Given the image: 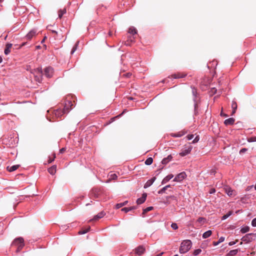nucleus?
Wrapping results in <instances>:
<instances>
[{"label":"nucleus","mask_w":256,"mask_h":256,"mask_svg":"<svg viewBox=\"0 0 256 256\" xmlns=\"http://www.w3.org/2000/svg\"><path fill=\"white\" fill-rule=\"evenodd\" d=\"M192 246V242L189 240H184L180 244L179 252L180 254L187 252L191 248Z\"/></svg>","instance_id":"f257e3e1"},{"label":"nucleus","mask_w":256,"mask_h":256,"mask_svg":"<svg viewBox=\"0 0 256 256\" xmlns=\"http://www.w3.org/2000/svg\"><path fill=\"white\" fill-rule=\"evenodd\" d=\"M24 246V240L22 237L16 238L14 240L12 244V247H16V252H20V250L23 248Z\"/></svg>","instance_id":"f03ea898"},{"label":"nucleus","mask_w":256,"mask_h":256,"mask_svg":"<svg viewBox=\"0 0 256 256\" xmlns=\"http://www.w3.org/2000/svg\"><path fill=\"white\" fill-rule=\"evenodd\" d=\"M192 89V94L193 96V101L194 102V113L195 115H196L198 113V100L197 98L198 92L196 89L192 86H191Z\"/></svg>","instance_id":"7ed1b4c3"},{"label":"nucleus","mask_w":256,"mask_h":256,"mask_svg":"<svg viewBox=\"0 0 256 256\" xmlns=\"http://www.w3.org/2000/svg\"><path fill=\"white\" fill-rule=\"evenodd\" d=\"M256 236V234L249 233L246 234L245 236L242 237L241 240L245 243H250L253 240H254Z\"/></svg>","instance_id":"20e7f679"},{"label":"nucleus","mask_w":256,"mask_h":256,"mask_svg":"<svg viewBox=\"0 0 256 256\" xmlns=\"http://www.w3.org/2000/svg\"><path fill=\"white\" fill-rule=\"evenodd\" d=\"M34 74H36V80L40 82L42 80V76L43 74V72L41 68H38L34 70Z\"/></svg>","instance_id":"39448f33"},{"label":"nucleus","mask_w":256,"mask_h":256,"mask_svg":"<svg viewBox=\"0 0 256 256\" xmlns=\"http://www.w3.org/2000/svg\"><path fill=\"white\" fill-rule=\"evenodd\" d=\"M192 148V147L190 145L185 146L182 149L181 152L180 153V155L181 156H184L188 155L190 152Z\"/></svg>","instance_id":"423d86ee"},{"label":"nucleus","mask_w":256,"mask_h":256,"mask_svg":"<svg viewBox=\"0 0 256 256\" xmlns=\"http://www.w3.org/2000/svg\"><path fill=\"white\" fill-rule=\"evenodd\" d=\"M186 176L184 172H182L178 174L174 178L173 181L176 182H180L182 181Z\"/></svg>","instance_id":"0eeeda50"},{"label":"nucleus","mask_w":256,"mask_h":256,"mask_svg":"<svg viewBox=\"0 0 256 256\" xmlns=\"http://www.w3.org/2000/svg\"><path fill=\"white\" fill-rule=\"evenodd\" d=\"M72 106L73 104L72 101L70 100H67L65 102L63 109L65 111L66 114H68L72 109Z\"/></svg>","instance_id":"6e6552de"},{"label":"nucleus","mask_w":256,"mask_h":256,"mask_svg":"<svg viewBox=\"0 0 256 256\" xmlns=\"http://www.w3.org/2000/svg\"><path fill=\"white\" fill-rule=\"evenodd\" d=\"M53 72L54 69L51 66L46 67L44 70V74L47 78H51L52 76Z\"/></svg>","instance_id":"1a4fd4ad"},{"label":"nucleus","mask_w":256,"mask_h":256,"mask_svg":"<svg viewBox=\"0 0 256 256\" xmlns=\"http://www.w3.org/2000/svg\"><path fill=\"white\" fill-rule=\"evenodd\" d=\"M186 76V74L184 73L178 72V74H174L168 76V78L173 79H176L180 78H184Z\"/></svg>","instance_id":"9d476101"},{"label":"nucleus","mask_w":256,"mask_h":256,"mask_svg":"<svg viewBox=\"0 0 256 256\" xmlns=\"http://www.w3.org/2000/svg\"><path fill=\"white\" fill-rule=\"evenodd\" d=\"M156 180V178L154 176L152 177L150 179L148 180L146 182V183L144 184V188H149L150 186L153 184V183Z\"/></svg>","instance_id":"9b49d317"},{"label":"nucleus","mask_w":256,"mask_h":256,"mask_svg":"<svg viewBox=\"0 0 256 256\" xmlns=\"http://www.w3.org/2000/svg\"><path fill=\"white\" fill-rule=\"evenodd\" d=\"M147 194L146 193L142 194V196L136 200V203L138 204H143L146 200Z\"/></svg>","instance_id":"f8f14e48"},{"label":"nucleus","mask_w":256,"mask_h":256,"mask_svg":"<svg viewBox=\"0 0 256 256\" xmlns=\"http://www.w3.org/2000/svg\"><path fill=\"white\" fill-rule=\"evenodd\" d=\"M54 114L56 117L57 118H60L62 116H63L64 114H66V112L64 110V109H57L56 110H54Z\"/></svg>","instance_id":"ddd939ff"},{"label":"nucleus","mask_w":256,"mask_h":256,"mask_svg":"<svg viewBox=\"0 0 256 256\" xmlns=\"http://www.w3.org/2000/svg\"><path fill=\"white\" fill-rule=\"evenodd\" d=\"M36 30H32L29 32L26 36V38L28 40H31L34 36L36 34Z\"/></svg>","instance_id":"4468645a"},{"label":"nucleus","mask_w":256,"mask_h":256,"mask_svg":"<svg viewBox=\"0 0 256 256\" xmlns=\"http://www.w3.org/2000/svg\"><path fill=\"white\" fill-rule=\"evenodd\" d=\"M145 248L142 246H140L136 248V253L140 256L145 252Z\"/></svg>","instance_id":"2eb2a0df"},{"label":"nucleus","mask_w":256,"mask_h":256,"mask_svg":"<svg viewBox=\"0 0 256 256\" xmlns=\"http://www.w3.org/2000/svg\"><path fill=\"white\" fill-rule=\"evenodd\" d=\"M172 158V156L171 154L168 155L167 157L164 158L161 162L162 164L166 165L168 163Z\"/></svg>","instance_id":"dca6fc26"},{"label":"nucleus","mask_w":256,"mask_h":256,"mask_svg":"<svg viewBox=\"0 0 256 256\" xmlns=\"http://www.w3.org/2000/svg\"><path fill=\"white\" fill-rule=\"evenodd\" d=\"M174 178V175L172 174H169L167 176H166L162 182V184H164L168 182L170 180Z\"/></svg>","instance_id":"f3484780"},{"label":"nucleus","mask_w":256,"mask_h":256,"mask_svg":"<svg viewBox=\"0 0 256 256\" xmlns=\"http://www.w3.org/2000/svg\"><path fill=\"white\" fill-rule=\"evenodd\" d=\"M237 107H238V106H237V104H236V102L235 100H233L232 102V115H233L236 113V110L237 109Z\"/></svg>","instance_id":"a211bd4d"},{"label":"nucleus","mask_w":256,"mask_h":256,"mask_svg":"<svg viewBox=\"0 0 256 256\" xmlns=\"http://www.w3.org/2000/svg\"><path fill=\"white\" fill-rule=\"evenodd\" d=\"M235 120L232 118H228L224 122V124L226 125H232L234 122Z\"/></svg>","instance_id":"6ab92c4d"},{"label":"nucleus","mask_w":256,"mask_h":256,"mask_svg":"<svg viewBox=\"0 0 256 256\" xmlns=\"http://www.w3.org/2000/svg\"><path fill=\"white\" fill-rule=\"evenodd\" d=\"M56 165H54L48 168V172L50 174L54 175L56 172Z\"/></svg>","instance_id":"aec40b11"},{"label":"nucleus","mask_w":256,"mask_h":256,"mask_svg":"<svg viewBox=\"0 0 256 256\" xmlns=\"http://www.w3.org/2000/svg\"><path fill=\"white\" fill-rule=\"evenodd\" d=\"M225 192L226 194L229 196H232L234 194V190H232L230 188L227 187L225 188Z\"/></svg>","instance_id":"412c9836"},{"label":"nucleus","mask_w":256,"mask_h":256,"mask_svg":"<svg viewBox=\"0 0 256 256\" xmlns=\"http://www.w3.org/2000/svg\"><path fill=\"white\" fill-rule=\"evenodd\" d=\"M136 208V206H130L128 208H126V207L124 208L121 210H122V211L126 213H127L128 212H130L132 210H135Z\"/></svg>","instance_id":"4be33fe9"},{"label":"nucleus","mask_w":256,"mask_h":256,"mask_svg":"<svg viewBox=\"0 0 256 256\" xmlns=\"http://www.w3.org/2000/svg\"><path fill=\"white\" fill-rule=\"evenodd\" d=\"M185 134L183 132H178V133H171L170 134L172 137L174 138H180Z\"/></svg>","instance_id":"5701e85b"},{"label":"nucleus","mask_w":256,"mask_h":256,"mask_svg":"<svg viewBox=\"0 0 256 256\" xmlns=\"http://www.w3.org/2000/svg\"><path fill=\"white\" fill-rule=\"evenodd\" d=\"M104 215H105V213L104 212H101L94 216V220H98L100 218H103Z\"/></svg>","instance_id":"b1692460"},{"label":"nucleus","mask_w":256,"mask_h":256,"mask_svg":"<svg viewBox=\"0 0 256 256\" xmlns=\"http://www.w3.org/2000/svg\"><path fill=\"white\" fill-rule=\"evenodd\" d=\"M212 234V232L211 230H208L206 232H204L203 234H202V238H208V237H210Z\"/></svg>","instance_id":"393cba45"},{"label":"nucleus","mask_w":256,"mask_h":256,"mask_svg":"<svg viewBox=\"0 0 256 256\" xmlns=\"http://www.w3.org/2000/svg\"><path fill=\"white\" fill-rule=\"evenodd\" d=\"M18 167L19 165H14L12 166H8L7 169L9 172H12L16 170Z\"/></svg>","instance_id":"a878e982"},{"label":"nucleus","mask_w":256,"mask_h":256,"mask_svg":"<svg viewBox=\"0 0 256 256\" xmlns=\"http://www.w3.org/2000/svg\"><path fill=\"white\" fill-rule=\"evenodd\" d=\"M250 228L248 226L242 227L240 230L242 234H246L250 231Z\"/></svg>","instance_id":"bb28decb"},{"label":"nucleus","mask_w":256,"mask_h":256,"mask_svg":"<svg viewBox=\"0 0 256 256\" xmlns=\"http://www.w3.org/2000/svg\"><path fill=\"white\" fill-rule=\"evenodd\" d=\"M128 32V33L134 35L136 34L137 30L134 27L131 26L129 28Z\"/></svg>","instance_id":"cd10ccee"},{"label":"nucleus","mask_w":256,"mask_h":256,"mask_svg":"<svg viewBox=\"0 0 256 256\" xmlns=\"http://www.w3.org/2000/svg\"><path fill=\"white\" fill-rule=\"evenodd\" d=\"M170 185H166L158 192V194H162L165 192L168 188H170Z\"/></svg>","instance_id":"c85d7f7f"},{"label":"nucleus","mask_w":256,"mask_h":256,"mask_svg":"<svg viewBox=\"0 0 256 256\" xmlns=\"http://www.w3.org/2000/svg\"><path fill=\"white\" fill-rule=\"evenodd\" d=\"M128 203V200H126V201H124L123 202H120V203L117 204L116 205V209H118V208L122 207L123 206H126Z\"/></svg>","instance_id":"c756f323"},{"label":"nucleus","mask_w":256,"mask_h":256,"mask_svg":"<svg viewBox=\"0 0 256 256\" xmlns=\"http://www.w3.org/2000/svg\"><path fill=\"white\" fill-rule=\"evenodd\" d=\"M240 250V248L232 250L228 252L229 256H234L238 254V252Z\"/></svg>","instance_id":"7c9ffc66"},{"label":"nucleus","mask_w":256,"mask_h":256,"mask_svg":"<svg viewBox=\"0 0 256 256\" xmlns=\"http://www.w3.org/2000/svg\"><path fill=\"white\" fill-rule=\"evenodd\" d=\"M66 8H64L63 10H60L58 12V18H61L62 16L66 14Z\"/></svg>","instance_id":"2f4dec72"},{"label":"nucleus","mask_w":256,"mask_h":256,"mask_svg":"<svg viewBox=\"0 0 256 256\" xmlns=\"http://www.w3.org/2000/svg\"><path fill=\"white\" fill-rule=\"evenodd\" d=\"M90 226H89L87 228L83 229V230H81L79 231L78 234H85L87 233L90 230Z\"/></svg>","instance_id":"473e14b6"},{"label":"nucleus","mask_w":256,"mask_h":256,"mask_svg":"<svg viewBox=\"0 0 256 256\" xmlns=\"http://www.w3.org/2000/svg\"><path fill=\"white\" fill-rule=\"evenodd\" d=\"M153 162V159L152 158L150 157V158H148L145 162H144V164H146V165H148V166H150V165L151 164H152Z\"/></svg>","instance_id":"72a5a7b5"},{"label":"nucleus","mask_w":256,"mask_h":256,"mask_svg":"<svg viewBox=\"0 0 256 256\" xmlns=\"http://www.w3.org/2000/svg\"><path fill=\"white\" fill-rule=\"evenodd\" d=\"M232 214V211L228 212L226 214L224 215L222 218V220H225L230 216Z\"/></svg>","instance_id":"f704fd0d"},{"label":"nucleus","mask_w":256,"mask_h":256,"mask_svg":"<svg viewBox=\"0 0 256 256\" xmlns=\"http://www.w3.org/2000/svg\"><path fill=\"white\" fill-rule=\"evenodd\" d=\"M154 208L152 206H148L143 210L142 214H145L148 212L152 210Z\"/></svg>","instance_id":"c9c22d12"},{"label":"nucleus","mask_w":256,"mask_h":256,"mask_svg":"<svg viewBox=\"0 0 256 256\" xmlns=\"http://www.w3.org/2000/svg\"><path fill=\"white\" fill-rule=\"evenodd\" d=\"M201 252H202L201 249L198 248V249H196L194 250V252H193V254L194 256H198V254H200Z\"/></svg>","instance_id":"e433bc0d"},{"label":"nucleus","mask_w":256,"mask_h":256,"mask_svg":"<svg viewBox=\"0 0 256 256\" xmlns=\"http://www.w3.org/2000/svg\"><path fill=\"white\" fill-rule=\"evenodd\" d=\"M78 43H79V42L78 41L76 42L75 45L74 46V47L72 48V51H71V54H73L74 52L76 50L77 48V46L78 44Z\"/></svg>","instance_id":"4c0bfd02"},{"label":"nucleus","mask_w":256,"mask_h":256,"mask_svg":"<svg viewBox=\"0 0 256 256\" xmlns=\"http://www.w3.org/2000/svg\"><path fill=\"white\" fill-rule=\"evenodd\" d=\"M248 142H256V136H252L248 139Z\"/></svg>","instance_id":"58836bf2"},{"label":"nucleus","mask_w":256,"mask_h":256,"mask_svg":"<svg viewBox=\"0 0 256 256\" xmlns=\"http://www.w3.org/2000/svg\"><path fill=\"white\" fill-rule=\"evenodd\" d=\"M217 90L215 88H212L210 91V95L216 94V92Z\"/></svg>","instance_id":"ea45409f"},{"label":"nucleus","mask_w":256,"mask_h":256,"mask_svg":"<svg viewBox=\"0 0 256 256\" xmlns=\"http://www.w3.org/2000/svg\"><path fill=\"white\" fill-rule=\"evenodd\" d=\"M171 228L174 230H176L178 228V224L176 223H172L171 224Z\"/></svg>","instance_id":"a19ab883"},{"label":"nucleus","mask_w":256,"mask_h":256,"mask_svg":"<svg viewBox=\"0 0 256 256\" xmlns=\"http://www.w3.org/2000/svg\"><path fill=\"white\" fill-rule=\"evenodd\" d=\"M248 150L246 148H242L240 151V154H242Z\"/></svg>","instance_id":"79ce46f5"},{"label":"nucleus","mask_w":256,"mask_h":256,"mask_svg":"<svg viewBox=\"0 0 256 256\" xmlns=\"http://www.w3.org/2000/svg\"><path fill=\"white\" fill-rule=\"evenodd\" d=\"M252 226L253 227H256V218H254L252 221Z\"/></svg>","instance_id":"37998d69"},{"label":"nucleus","mask_w":256,"mask_h":256,"mask_svg":"<svg viewBox=\"0 0 256 256\" xmlns=\"http://www.w3.org/2000/svg\"><path fill=\"white\" fill-rule=\"evenodd\" d=\"M118 178L117 175L116 174H112L110 175V178L112 180H116Z\"/></svg>","instance_id":"c03bdc74"},{"label":"nucleus","mask_w":256,"mask_h":256,"mask_svg":"<svg viewBox=\"0 0 256 256\" xmlns=\"http://www.w3.org/2000/svg\"><path fill=\"white\" fill-rule=\"evenodd\" d=\"M10 52V49L5 48L4 53L6 55H8Z\"/></svg>","instance_id":"a18cd8bd"},{"label":"nucleus","mask_w":256,"mask_h":256,"mask_svg":"<svg viewBox=\"0 0 256 256\" xmlns=\"http://www.w3.org/2000/svg\"><path fill=\"white\" fill-rule=\"evenodd\" d=\"M200 140V138H199V136H196L194 138V140H193L192 141V143L193 144H195V143H196L198 142Z\"/></svg>","instance_id":"49530a36"},{"label":"nucleus","mask_w":256,"mask_h":256,"mask_svg":"<svg viewBox=\"0 0 256 256\" xmlns=\"http://www.w3.org/2000/svg\"><path fill=\"white\" fill-rule=\"evenodd\" d=\"M206 220V219L204 218L200 217L197 220V222L200 223V222H202L203 220Z\"/></svg>","instance_id":"de8ad7c7"},{"label":"nucleus","mask_w":256,"mask_h":256,"mask_svg":"<svg viewBox=\"0 0 256 256\" xmlns=\"http://www.w3.org/2000/svg\"><path fill=\"white\" fill-rule=\"evenodd\" d=\"M12 44L10 43H8L6 46V48L8 49H10L12 47Z\"/></svg>","instance_id":"09e8293b"},{"label":"nucleus","mask_w":256,"mask_h":256,"mask_svg":"<svg viewBox=\"0 0 256 256\" xmlns=\"http://www.w3.org/2000/svg\"><path fill=\"white\" fill-rule=\"evenodd\" d=\"M28 44V42H22L18 46V48H22V46H26V44Z\"/></svg>","instance_id":"8fccbe9b"},{"label":"nucleus","mask_w":256,"mask_h":256,"mask_svg":"<svg viewBox=\"0 0 256 256\" xmlns=\"http://www.w3.org/2000/svg\"><path fill=\"white\" fill-rule=\"evenodd\" d=\"M194 137V134H188L187 136V138L188 140H192Z\"/></svg>","instance_id":"3c124183"},{"label":"nucleus","mask_w":256,"mask_h":256,"mask_svg":"<svg viewBox=\"0 0 256 256\" xmlns=\"http://www.w3.org/2000/svg\"><path fill=\"white\" fill-rule=\"evenodd\" d=\"M215 192H216V190L214 188H211L209 191V193L210 194H213L215 193Z\"/></svg>","instance_id":"603ef678"},{"label":"nucleus","mask_w":256,"mask_h":256,"mask_svg":"<svg viewBox=\"0 0 256 256\" xmlns=\"http://www.w3.org/2000/svg\"><path fill=\"white\" fill-rule=\"evenodd\" d=\"M224 240V238L223 236H221L218 239V242L221 243Z\"/></svg>","instance_id":"864d4df0"},{"label":"nucleus","mask_w":256,"mask_h":256,"mask_svg":"<svg viewBox=\"0 0 256 256\" xmlns=\"http://www.w3.org/2000/svg\"><path fill=\"white\" fill-rule=\"evenodd\" d=\"M66 150V148H62L60 150V154H62L63 152H64Z\"/></svg>","instance_id":"5fc2aeb1"},{"label":"nucleus","mask_w":256,"mask_h":256,"mask_svg":"<svg viewBox=\"0 0 256 256\" xmlns=\"http://www.w3.org/2000/svg\"><path fill=\"white\" fill-rule=\"evenodd\" d=\"M237 241H232L228 243V245L230 246H233L236 243Z\"/></svg>","instance_id":"6e6d98bb"},{"label":"nucleus","mask_w":256,"mask_h":256,"mask_svg":"<svg viewBox=\"0 0 256 256\" xmlns=\"http://www.w3.org/2000/svg\"><path fill=\"white\" fill-rule=\"evenodd\" d=\"M219 244H220V242H218V240L217 241V242H213V245L214 246H218Z\"/></svg>","instance_id":"4d7b16f0"},{"label":"nucleus","mask_w":256,"mask_h":256,"mask_svg":"<svg viewBox=\"0 0 256 256\" xmlns=\"http://www.w3.org/2000/svg\"><path fill=\"white\" fill-rule=\"evenodd\" d=\"M54 158H55V156H54V158H50L49 160H48V163H51L54 160Z\"/></svg>","instance_id":"13d9d810"},{"label":"nucleus","mask_w":256,"mask_h":256,"mask_svg":"<svg viewBox=\"0 0 256 256\" xmlns=\"http://www.w3.org/2000/svg\"><path fill=\"white\" fill-rule=\"evenodd\" d=\"M52 32L53 34H58V32L54 30H52Z\"/></svg>","instance_id":"bf43d9fd"},{"label":"nucleus","mask_w":256,"mask_h":256,"mask_svg":"<svg viewBox=\"0 0 256 256\" xmlns=\"http://www.w3.org/2000/svg\"><path fill=\"white\" fill-rule=\"evenodd\" d=\"M46 38V36H45V37L42 39V40L41 41V43H43V42H44V41H45Z\"/></svg>","instance_id":"052dcab7"},{"label":"nucleus","mask_w":256,"mask_h":256,"mask_svg":"<svg viewBox=\"0 0 256 256\" xmlns=\"http://www.w3.org/2000/svg\"><path fill=\"white\" fill-rule=\"evenodd\" d=\"M41 46H36V49H40Z\"/></svg>","instance_id":"680f3d73"},{"label":"nucleus","mask_w":256,"mask_h":256,"mask_svg":"<svg viewBox=\"0 0 256 256\" xmlns=\"http://www.w3.org/2000/svg\"><path fill=\"white\" fill-rule=\"evenodd\" d=\"M2 56H0V64L2 62Z\"/></svg>","instance_id":"e2e57ef3"},{"label":"nucleus","mask_w":256,"mask_h":256,"mask_svg":"<svg viewBox=\"0 0 256 256\" xmlns=\"http://www.w3.org/2000/svg\"><path fill=\"white\" fill-rule=\"evenodd\" d=\"M62 227L63 228L66 229V227H68V226H62Z\"/></svg>","instance_id":"0e129e2a"},{"label":"nucleus","mask_w":256,"mask_h":256,"mask_svg":"<svg viewBox=\"0 0 256 256\" xmlns=\"http://www.w3.org/2000/svg\"><path fill=\"white\" fill-rule=\"evenodd\" d=\"M220 115L221 116H226V117L227 116L226 114H222V113L220 114Z\"/></svg>","instance_id":"69168bd1"},{"label":"nucleus","mask_w":256,"mask_h":256,"mask_svg":"<svg viewBox=\"0 0 256 256\" xmlns=\"http://www.w3.org/2000/svg\"><path fill=\"white\" fill-rule=\"evenodd\" d=\"M130 40L131 42H132L133 41V40L132 39V37H130Z\"/></svg>","instance_id":"338daca9"},{"label":"nucleus","mask_w":256,"mask_h":256,"mask_svg":"<svg viewBox=\"0 0 256 256\" xmlns=\"http://www.w3.org/2000/svg\"><path fill=\"white\" fill-rule=\"evenodd\" d=\"M254 189H255V190H256V184H255V186H254Z\"/></svg>","instance_id":"774afa93"}]
</instances>
